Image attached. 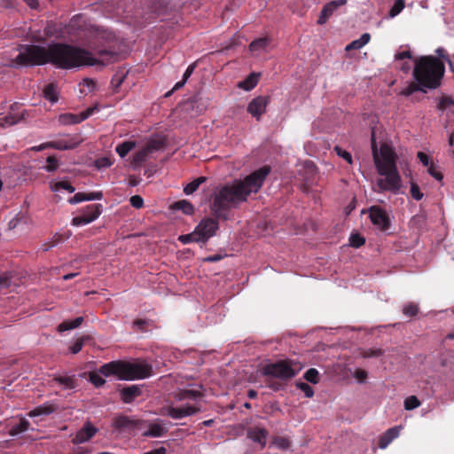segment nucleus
I'll use <instances>...</instances> for the list:
<instances>
[{
    "label": "nucleus",
    "instance_id": "obj_1",
    "mask_svg": "<svg viewBox=\"0 0 454 454\" xmlns=\"http://www.w3.org/2000/svg\"><path fill=\"white\" fill-rule=\"evenodd\" d=\"M18 51L19 54L9 63L12 67L41 66L46 63L66 69L82 66H106L115 57L106 52L101 53V57L108 56L109 59H97L89 51L61 43L48 47L22 44L18 47Z\"/></svg>",
    "mask_w": 454,
    "mask_h": 454
},
{
    "label": "nucleus",
    "instance_id": "obj_2",
    "mask_svg": "<svg viewBox=\"0 0 454 454\" xmlns=\"http://www.w3.org/2000/svg\"><path fill=\"white\" fill-rule=\"evenodd\" d=\"M270 172V168L263 166L244 180H235L221 186L214 195L212 210L217 216H222L230 208L246 201L249 194L258 192Z\"/></svg>",
    "mask_w": 454,
    "mask_h": 454
},
{
    "label": "nucleus",
    "instance_id": "obj_3",
    "mask_svg": "<svg viewBox=\"0 0 454 454\" xmlns=\"http://www.w3.org/2000/svg\"><path fill=\"white\" fill-rule=\"evenodd\" d=\"M372 150L377 171L382 176L377 181L379 192L388 191L396 193L402 184L396 167V153L387 144H382L378 151L373 131L372 133Z\"/></svg>",
    "mask_w": 454,
    "mask_h": 454
},
{
    "label": "nucleus",
    "instance_id": "obj_4",
    "mask_svg": "<svg viewBox=\"0 0 454 454\" xmlns=\"http://www.w3.org/2000/svg\"><path fill=\"white\" fill-rule=\"evenodd\" d=\"M444 73V64L436 57L422 56L414 61L413 77L422 91L438 88Z\"/></svg>",
    "mask_w": 454,
    "mask_h": 454
},
{
    "label": "nucleus",
    "instance_id": "obj_5",
    "mask_svg": "<svg viewBox=\"0 0 454 454\" xmlns=\"http://www.w3.org/2000/svg\"><path fill=\"white\" fill-rule=\"evenodd\" d=\"M104 376H115L119 380H134L149 378L153 374V366L145 361L129 363L113 361L100 367Z\"/></svg>",
    "mask_w": 454,
    "mask_h": 454
},
{
    "label": "nucleus",
    "instance_id": "obj_6",
    "mask_svg": "<svg viewBox=\"0 0 454 454\" xmlns=\"http://www.w3.org/2000/svg\"><path fill=\"white\" fill-rule=\"evenodd\" d=\"M172 395L176 402L187 401V403L181 406H175L172 403L166 404L161 408V415L168 416L174 419H181L192 416L201 411V403L199 402V399L202 397L200 391L180 389L174 392Z\"/></svg>",
    "mask_w": 454,
    "mask_h": 454
},
{
    "label": "nucleus",
    "instance_id": "obj_7",
    "mask_svg": "<svg viewBox=\"0 0 454 454\" xmlns=\"http://www.w3.org/2000/svg\"><path fill=\"white\" fill-rule=\"evenodd\" d=\"M302 369V365L293 360H280L276 363L265 364L262 368V374L280 380H288L294 377Z\"/></svg>",
    "mask_w": 454,
    "mask_h": 454
},
{
    "label": "nucleus",
    "instance_id": "obj_8",
    "mask_svg": "<svg viewBox=\"0 0 454 454\" xmlns=\"http://www.w3.org/2000/svg\"><path fill=\"white\" fill-rule=\"evenodd\" d=\"M219 228L218 222L213 218H204L196 226L195 231L200 242H206L215 235Z\"/></svg>",
    "mask_w": 454,
    "mask_h": 454
},
{
    "label": "nucleus",
    "instance_id": "obj_9",
    "mask_svg": "<svg viewBox=\"0 0 454 454\" xmlns=\"http://www.w3.org/2000/svg\"><path fill=\"white\" fill-rule=\"evenodd\" d=\"M24 118V111L21 110V106L14 103L11 106L10 112L6 114H0V128L5 129L17 124Z\"/></svg>",
    "mask_w": 454,
    "mask_h": 454
},
{
    "label": "nucleus",
    "instance_id": "obj_10",
    "mask_svg": "<svg viewBox=\"0 0 454 454\" xmlns=\"http://www.w3.org/2000/svg\"><path fill=\"white\" fill-rule=\"evenodd\" d=\"M369 217L374 226L380 231H386L390 225V220L387 212L378 206L369 208Z\"/></svg>",
    "mask_w": 454,
    "mask_h": 454
},
{
    "label": "nucleus",
    "instance_id": "obj_11",
    "mask_svg": "<svg viewBox=\"0 0 454 454\" xmlns=\"http://www.w3.org/2000/svg\"><path fill=\"white\" fill-rule=\"evenodd\" d=\"M81 141L75 137H67L63 139L56 141H51L39 145L36 150H43L45 148H53L56 150H71L76 148L80 145Z\"/></svg>",
    "mask_w": 454,
    "mask_h": 454
},
{
    "label": "nucleus",
    "instance_id": "obj_12",
    "mask_svg": "<svg viewBox=\"0 0 454 454\" xmlns=\"http://www.w3.org/2000/svg\"><path fill=\"white\" fill-rule=\"evenodd\" d=\"M95 111H98V107L96 106L88 108L86 111L82 112L80 114H74L69 113L62 114L59 115L58 120L61 125L77 124L89 118L93 114Z\"/></svg>",
    "mask_w": 454,
    "mask_h": 454
},
{
    "label": "nucleus",
    "instance_id": "obj_13",
    "mask_svg": "<svg viewBox=\"0 0 454 454\" xmlns=\"http://www.w3.org/2000/svg\"><path fill=\"white\" fill-rule=\"evenodd\" d=\"M97 432V427H95L90 422H86L76 433L74 438L73 439V442L74 444L84 443L90 441Z\"/></svg>",
    "mask_w": 454,
    "mask_h": 454
},
{
    "label": "nucleus",
    "instance_id": "obj_14",
    "mask_svg": "<svg viewBox=\"0 0 454 454\" xmlns=\"http://www.w3.org/2000/svg\"><path fill=\"white\" fill-rule=\"evenodd\" d=\"M268 105V98L263 96L254 98L247 106V112L259 120L260 116L265 112Z\"/></svg>",
    "mask_w": 454,
    "mask_h": 454
},
{
    "label": "nucleus",
    "instance_id": "obj_15",
    "mask_svg": "<svg viewBox=\"0 0 454 454\" xmlns=\"http://www.w3.org/2000/svg\"><path fill=\"white\" fill-rule=\"evenodd\" d=\"M347 0H335L326 4L320 13L317 23L320 25L325 24L329 17L336 11L339 7L345 5Z\"/></svg>",
    "mask_w": 454,
    "mask_h": 454
},
{
    "label": "nucleus",
    "instance_id": "obj_16",
    "mask_svg": "<svg viewBox=\"0 0 454 454\" xmlns=\"http://www.w3.org/2000/svg\"><path fill=\"white\" fill-rule=\"evenodd\" d=\"M101 207L100 204H91L90 210L93 212L92 215L90 218H86V216L81 214L73 218L72 224L74 226H82L95 221L101 214Z\"/></svg>",
    "mask_w": 454,
    "mask_h": 454
},
{
    "label": "nucleus",
    "instance_id": "obj_17",
    "mask_svg": "<svg viewBox=\"0 0 454 454\" xmlns=\"http://www.w3.org/2000/svg\"><path fill=\"white\" fill-rule=\"evenodd\" d=\"M247 436L253 442L259 443L262 448H264L268 437V431L265 428L253 427L247 431Z\"/></svg>",
    "mask_w": 454,
    "mask_h": 454
},
{
    "label": "nucleus",
    "instance_id": "obj_18",
    "mask_svg": "<svg viewBox=\"0 0 454 454\" xmlns=\"http://www.w3.org/2000/svg\"><path fill=\"white\" fill-rule=\"evenodd\" d=\"M400 427H394L387 429L379 439V447L380 449H386L388 444L395 438L399 436Z\"/></svg>",
    "mask_w": 454,
    "mask_h": 454
},
{
    "label": "nucleus",
    "instance_id": "obj_19",
    "mask_svg": "<svg viewBox=\"0 0 454 454\" xmlns=\"http://www.w3.org/2000/svg\"><path fill=\"white\" fill-rule=\"evenodd\" d=\"M102 198H103V194L101 192H90V193L77 192L74 197H72L68 200V202L70 204H77V203H80L82 201H87V200H99Z\"/></svg>",
    "mask_w": 454,
    "mask_h": 454
},
{
    "label": "nucleus",
    "instance_id": "obj_20",
    "mask_svg": "<svg viewBox=\"0 0 454 454\" xmlns=\"http://www.w3.org/2000/svg\"><path fill=\"white\" fill-rule=\"evenodd\" d=\"M140 394H141V391L138 387L130 386V387H124L121 391V400L125 403H130L131 402H133V400L136 397L140 395Z\"/></svg>",
    "mask_w": 454,
    "mask_h": 454
},
{
    "label": "nucleus",
    "instance_id": "obj_21",
    "mask_svg": "<svg viewBox=\"0 0 454 454\" xmlns=\"http://www.w3.org/2000/svg\"><path fill=\"white\" fill-rule=\"evenodd\" d=\"M166 432H167V429L163 425L158 424V423H153V424L149 425L148 430L145 431L143 434L145 436H149V437H160L163 434H165Z\"/></svg>",
    "mask_w": 454,
    "mask_h": 454
},
{
    "label": "nucleus",
    "instance_id": "obj_22",
    "mask_svg": "<svg viewBox=\"0 0 454 454\" xmlns=\"http://www.w3.org/2000/svg\"><path fill=\"white\" fill-rule=\"evenodd\" d=\"M370 35L368 33L363 34L360 38L354 40L350 43H348L345 50L347 51H352V50H359L362 47H364L365 44H367L370 41Z\"/></svg>",
    "mask_w": 454,
    "mask_h": 454
},
{
    "label": "nucleus",
    "instance_id": "obj_23",
    "mask_svg": "<svg viewBox=\"0 0 454 454\" xmlns=\"http://www.w3.org/2000/svg\"><path fill=\"white\" fill-rule=\"evenodd\" d=\"M83 320L84 319L82 317H78L74 320L63 321L61 324L59 325L58 331L62 333L65 331L75 329L82 324Z\"/></svg>",
    "mask_w": 454,
    "mask_h": 454
},
{
    "label": "nucleus",
    "instance_id": "obj_24",
    "mask_svg": "<svg viewBox=\"0 0 454 454\" xmlns=\"http://www.w3.org/2000/svg\"><path fill=\"white\" fill-rule=\"evenodd\" d=\"M55 409L51 404H42L40 406L35 407L34 410L28 412V416L30 418L41 416V415H50L51 414Z\"/></svg>",
    "mask_w": 454,
    "mask_h": 454
},
{
    "label": "nucleus",
    "instance_id": "obj_25",
    "mask_svg": "<svg viewBox=\"0 0 454 454\" xmlns=\"http://www.w3.org/2000/svg\"><path fill=\"white\" fill-rule=\"evenodd\" d=\"M30 427V423L25 418H20V423L16 426H13L10 431L9 434L12 436L18 435L21 433L27 431Z\"/></svg>",
    "mask_w": 454,
    "mask_h": 454
},
{
    "label": "nucleus",
    "instance_id": "obj_26",
    "mask_svg": "<svg viewBox=\"0 0 454 454\" xmlns=\"http://www.w3.org/2000/svg\"><path fill=\"white\" fill-rule=\"evenodd\" d=\"M43 95L46 99L51 103H56L59 99V91L54 83L48 84L43 90Z\"/></svg>",
    "mask_w": 454,
    "mask_h": 454
},
{
    "label": "nucleus",
    "instance_id": "obj_27",
    "mask_svg": "<svg viewBox=\"0 0 454 454\" xmlns=\"http://www.w3.org/2000/svg\"><path fill=\"white\" fill-rule=\"evenodd\" d=\"M135 147V141H124L116 146L115 151L121 158H124Z\"/></svg>",
    "mask_w": 454,
    "mask_h": 454
},
{
    "label": "nucleus",
    "instance_id": "obj_28",
    "mask_svg": "<svg viewBox=\"0 0 454 454\" xmlns=\"http://www.w3.org/2000/svg\"><path fill=\"white\" fill-rule=\"evenodd\" d=\"M257 82L258 75L253 73L246 80L240 82L239 87L245 90H250L256 86Z\"/></svg>",
    "mask_w": 454,
    "mask_h": 454
},
{
    "label": "nucleus",
    "instance_id": "obj_29",
    "mask_svg": "<svg viewBox=\"0 0 454 454\" xmlns=\"http://www.w3.org/2000/svg\"><path fill=\"white\" fill-rule=\"evenodd\" d=\"M206 182V177L204 176H200L196 179H194L193 181H192L191 183H189L184 188V192L187 195H190V194H192L194 192H196L198 190V188L200 187V185L203 183Z\"/></svg>",
    "mask_w": 454,
    "mask_h": 454
},
{
    "label": "nucleus",
    "instance_id": "obj_30",
    "mask_svg": "<svg viewBox=\"0 0 454 454\" xmlns=\"http://www.w3.org/2000/svg\"><path fill=\"white\" fill-rule=\"evenodd\" d=\"M51 189L54 192H60L61 190H66L69 193H73L75 191L74 187L66 181H59L51 184Z\"/></svg>",
    "mask_w": 454,
    "mask_h": 454
},
{
    "label": "nucleus",
    "instance_id": "obj_31",
    "mask_svg": "<svg viewBox=\"0 0 454 454\" xmlns=\"http://www.w3.org/2000/svg\"><path fill=\"white\" fill-rule=\"evenodd\" d=\"M271 444L279 450H287L291 446V441L286 436L274 437Z\"/></svg>",
    "mask_w": 454,
    "mask_h": 454
},
{
    "label": "nucleus",
    "instance_id": "obj_32",
    "mask_svg": "<svg viewBox=\"0 0 454 454\" xmlns=\"http://www.w3.org/2000/svg\"><path fill=\"white\" fill-rule=\"evenodd\" d=\"M270 43V40L267 37H262L253 41L249 45V50L251 51H259L265 49Z\"/></svg>",
    "mask_w": 454,
    "mask_h": 454
},
{
    "label": "nucleus",
    "instance_id": "obj_33",
    "mask_svg": "<svg viewBox=\"0 0 454 454\" xmlns=\"http://www.w3.org/2000/svg\"><path fill=\"white\" fill-rule=\"evenodd\" d=\"M149 150L147 148H144L137 152L134 156L131 161V164L136 168L139 167L147 158Z\"/></svg>",
    "mask_w": 454,
    "mask_h": 454
},
{
    "label": "nucleus",
    "instance_id": "obj_34",
    "mask_svg": "<svg viewBox=\"0 0 454 454\" xmlns=\"http://www.w3.org/2000/svg\"><path fill=\"white\" fill-rule=\"evenodd\" d=\"M57 382L64 386L66 389H72L75 387V380L74 376H60L55 379Z\"/></svg>",
    "mask_w": 454,
    "mask_h": 454
},
{
    "label": "nucleus",
    "instance_id": "obj_35",
    "mask_svg": "<svg viewBox=\"0 0 454 454\" xmlns=\"http://www.w3.org/2000/svg\"><path fill=\"white\" fill-rule=\"evenodd\" d=\"M174 207L182 210L186 215H192L194 211L193 206L184 200L176 202Z\"/></svg>",
    "mask_w": 454,
    "mask_h": 454
},
{
    "label": "nucleus",
    "instance_id": "obj_36",
    "mask_svg": "<svg viewBox=\"0 0 454 454\" xmlns=\"http://www.w3.org/2000/svg\"><path fill=\"white\" fill-rule=\"evenodd\" d=\"M101 375H104L100 372V369L98 372H90V381L97 387L103 386L106 383V380L103 379Z\"/></svg>",
    "mask_w": 454,
    "mask_h": 454
},
{
    "label": "nucleus",
    "instance_id": "obj_37",
    "mask_svg": "<svg viewBox=\"0 0 454 454\" xmlns=\"http://www.w3.org/2000/svg\"><path fill=\"white\" fill-rule=\"evenodd\" d=\"M420 406V401L415 395H410L404 400V409L411 411Z\"/></svg>",
    "mask_w": 454,
    "mask_h": 454
},
{
    "label": "nucleus",
    "instance_id": "obj_38",
    "mask_svg": "<svg viewBox=\"0 0 454 454\" xmlns=\"http://www.w3.org/2000/svg\"><path fill=\"white\" fill-rule=\"evenodd\" d=\"M304 379L310 383L317 384L319 381L318 371L314 368L309 369L304 374Z\"/></svg>",
    "mask_w": 454,
    "mask_h": 454
},
{
    "label": "nucleus",
    "instance_id": "obj_39",
    "mask_svg": "<svg viewBox=\"0 0 454 454\" xmlns=\"http://www.w3.org/2000/svg\"><path fill=\"white\" fill-rule=\"evenodd\" d=\"M403 8H404V1L403 0H395L394 3V5L391 7V9L389 11V16L391 18L395 17L403 11Z\"/></svg>",
    "mask_w": 454,
    "mask_h": 454
},
{
    "label": "nucleus",
    "instance_id": "obj_40",
    "mask_svg": "<svg viewBox=\"0 0 454 454\" xmlns=\"http://www.w3.org/2000/svg\"><path fill=\"white\" fill-rule=\"evenodd\" d=\"M178 240L184 245L191 242H200L195 230L192 233L180 235Z\"/></svg>",
    "mask_w": 454,
    "mask_h": 454
},
{
    "label": "nucleus",
    "instance_id": "obj_41",
    "mask_svg": "<svg viewBox=\"0 0 454 454\" xmlns=\"http://www.w3.org/2000/svg\"><path fill=\"white\" fill-rule=\"evenodd\" d=\"M418 311V305L413 302L407 303L403 308V313L407 317H413L417 315Z\"/></svg>",
    "mask_w": 454,
    "mask_h": 454
},
{
    "label": "nucleus",
    "instance_id": "obj_42",
    "mask_svg": "<svg viewBox=\"0 0 454 454\" xmlns=\"http://www.w3.org/2000/svg\"><path fill=\"white\" fill-rule=\"evenodd\" d=\"M47 165L43 168L48 172H53L59 168V160L54 156H49L46 159Z\"/></svg>",
    "mask_w": 454,
    "mask_h": 454
},
{
    "label": "nucleus",
    "instance_id": "obj_43",
    "mask_svg": "<svg viewBox=\"0 0 454 454\" xmlns=\"http://www.w3.org/2000/svg\"><path fill=\"white\" fill-rule=\"evenodd\" d=\"M364 242H365L364 238L357 233L351 234V236L349 238L350 246L356 247V248L360 247L362 245H364Z\"/></svg>",
    "mask_w": 454,
    "mask_h": 454
},
{
    "label": "nucleus",
    "instance_id": "obj_44",
    "mask_svg": "<svg viewBox=\"0 0 454 454\" xmlns=\"http://www.w3.org/2000/svg\"><path fill=\"white\" fill-rule=\"evenodd\" d=\"M427 168H428V169H427L428 173L434 179H436L438 181H441L442 179V177H443L442 174L438 169V168L434 164V162H432Z\"/></svg>",
    "mask_w": 454,
    "mask_h": 454
},
{
    "label": "nucleus",
    "instance_id": "obj_45",
    "mask_svg": "<svg viewBox=\"0 0 454 454\" xmlns=\"http://www.w3.org/2000/svg\"><path fill=\"white\" fill-rule=\"evenodd\" d=\"M297 387L299 389H301V391L304 392L305 395L307 397H312L313 395H314V390L313 388L308 385L307 383H304V382H299L296 384Z\"/></svg>",
    "mask_w": 454,
    "mask_h": 454
},
{
    "label": "nucleus",
    "instance_id": "obj_46",
    "mask_svg": "<svg viewBox=\"0 0 454 454\" xmlns=\"http://www.w3.org/2000/svg\"><path fill=\"white\" fill-rule=\"evenodd\" d=\"M411 194L416 200H420L424 194L420 192V189L417 184L412 183L411 185Z\"/></svg>",
    "mask_w": 454,
    "mask_h": 454
},
{
    "label": "nucleus",
    "instance_id": "obj_47",
    "mask_svg": "<svg viewBox=\"0 0 454 454\" xmlns=\"http://www.w3.org/2000/svg\"><path fill=\"white\" fill-rule=\"evenodd\" d=\"M129 423L130 420L129 419V418L125 416H121L115 419L114 425L116 427L121 428L129 427Z\"/></svg>",
    "mask_w": 454,
    "mask_h": 454
},
{
    "label": "nucleus",
    "instance_id": "obj_48",
    "mask_svg": "<svg viewBox=\"0 0 454 454\" xmlns=\"http://www.w3.org/2000/svg\"><path fill=\"white\" fill-rule=\"evenodd\" d=\"M84 340V337L76 340V341L70 347V352L72 354L79 353L83 347Z\"/></svg>",
    "mask_w": 454,
    "mask_h": 454
},
{
    "label": "nucleus",
    "instance_id": "obj_49",
    "mask_svg": "<svg viewBox=\"0 0 454 454\" xmlns=\"http://www.w3.org/2000/svg\"><path fill=\"white\" fill-rule=\"evenodd\" d=\"M130 205L135 208H141L144 206V200L139 195H134L129 200Z\"/></svg>",
    "mask_w": 454,
    "mask_h": 454
},
{
    "label": "nucleus",
    "instance_id": "obj_50",
    "mask_svg": "<svg viewBox=\"0 0 454 454\" xmlns=\"http://www.w3.org/2000/svg\"><path fill=\"white\" fill-rule=\"evenodd\" d=\"M334 151L339 156L346 160L348 163H352V156L348 152L342 150L340 146H335Z\"/></svg>",
    "mask_w": 454,
    "mask_h": 454
},
{
    "label": "nucleus",
    "instance_id": "obj_51",
    "mask_svg": "<svg viewBox=\"0 0 454 454\" xmlns=\"http://www.w3.org/2000/svg\"><path fill=\"white\" fill-rule=\"evenodd\" d=\"M353 376L357 380L358 382H364L367 378V372L363 369H356L354 372Z\"/></svg>",
    "mask_w": 454,
    "mask_h": 454
},
{
    "label": "nucleus",
    "instance_id": "obj_52",
    "mask_svg": "<svg viewBox=\"0 0 454 454\" xmlns=\"http://www.w3.org/2000/svg\"><path fill=\"white\" fill-rule=\"evenodd\" d=\"M11 284V277L8 273L0 275V288L8 287Z\"/></svg>",
    "mask_w": 454,
    "mask_h": 454
},
{
    "label": "nucleus",
    "instance_id": "obj_53",
    "mask_svg": "<svg viewBox=\"0 0 454 454\" xmlns=\"http://www.w3.org/2000/svg\"><path fill=\"white\" fill-rule=\"evenodd\" d=\"M382 354H383V351L380 348H377V349L370 348L364 352V357L380 356Z\"/></svg>",
    "mask_w": 454,
    "mask_h": 454
},
{
    "label": "nucleus",
    "instance_id": "obj_54",
    "mask_svg": "<svg viewBox=\"0 0 454 454\" xmlns=\"http://www.w3.org/2000/svg\"><path fill=\"white\" fill-rule=\"evenodd\" d=\"M418 158L419 160H420V162L426 166V167H428L432 161L430 160L429 157L427 154H426L425 153L423 152H419L418 153Z\"/></svg>",
    "mask_w": 454,
    "mask_h": 454
},
{
    "label": "nucleus",
    "instance_id": "obj_55",
    "mask_svg": "<svg viewBox=\"0 0 454 454\" xmlns=\"http://www.w3.org/2000/svg\"><path fill=\"white\" fill-rule=\"evenodd\" d=\"M112 165V161L109 158H101L97 160L98 168H107Z\"/></svg>",
    "mask_w": 454,
    "mask_h": 454
},
{
    "label": "nucleus",
    "instance_id": "obj_56",
    "mask_svg": "<svg viewBox=\"0 0 454 454\" xmlns=\"http://www.w3.org/2000/svg\"><path fill=\"white\" fill-rule=\"evenodd\" d=\"M454 105V101L449 98H443L440 100L439 107L440 109H445L449 106Z\"/></svg>",
    "mask_w": 454,
    "mask_h": 454
},
{
    "label": "nucleus",
    "instance_id": "obj_57",
    "mask_svg": "<svg viewBox=\"0 0 454 454\" xmlns=\"http://www.w3.org/2000/svg\"><path fill=\"white\" fill-rule=\"evenodd\" d=\"M411 51H403L402 52H398L395 55V59L396 60H401V59H411Z\"/></svg>",
    "mask_w": 454,
    "mask_h": 454
},
{
    "label": "nucleus",
    "instance_id": "obj_58",
    "mask_svg": "<svg viewBox=\"0 0 454 454\" xmlns=\"http://www.w3.org/2000/svg\"><path fill=\"white\" fill-rule=\"evenodd\" d=\"M417 90H419L415 85H410L408 86L407 88H405L402 92L401 94L403 95V96H410L411 95L414 91H416Z\"/></svg>",
    "mask_w": 454,
    "mask_h": 454
},
{
    "label": "nucleus",
    "instance_id": "obj_59",
    "mask_svg": "<svg viewBox=\"0 0 454 454\" xmlns=\"http://www.w3.org/2000/svg\"><path fill=\"white\" fill-rule=\"evenodd\" d=\"M194 68H195V64H194V63H193V64H192V65H190V66L186 68V70H185V72H184V75H183V78H184V80H186V81H187V80H188V78H189V77L192 75V74L193 73Z\"/></svg>",
    "mask_w": 454,
    "mask_h": 454
},
{
    "label": "nucleus",
    "instance_id": "obj_60",
    "mask_svg": "<svg viewBox=\"0 0 454 454\" xmlns=\"http://www.w3.org/2000/svg\"><path fill=\"white\" fill-rule=\"evenodd\" d=\"M167 450L164 447H160L158 449L148 451L145 454H166Z\"/></svg>",
    "mask_w": 454,
    "mask_h": 454
},
{
    "label": "nucleus",
    "instance_id": "obj_61",
    "mask_svg": "<svg viewBox=\"0 0 454 454\" xmlns=\"http://www.w3.org/2000/svg\"><path fill=\"white\" fill-rule=\"evenodd\" d=\"M91 205L87 206L84 209L82 210V214L86 216V218H90L92 215V210H90Z\"/></svg>",
    "mask_w": 454,
    "mask_h": 454
},
{
    "label": "nucleus",
    "instance_id": "obj_62",
    "mask_svg": "<svg viewBox=\"0 0 454 454\" xmlns=\"http://www.w3.org/2000/svg\"><path fill=\"white\" fill-rule=\"evenodd\" d=\"M222 258H223L222 255H219V254L211 255V256L205 258V262H218Z\"/></svg>",
    "mask_w": 454,
    "mask_h": 454
},
{
    "label": "nucleus",
    "instance_id": "obj_63",
    "mask_svg": "<svg viewBox=\"0 0 454 454\" xmlns=\"http://www.w3.org/2000/svg\"><path fill=\"white\" fill-rule=\"evenodd\" d=\"M31 8H37L39 4L37 0H24Z\"/></svg>",
    "mask_w": 454,
    "mask_h": 454
},
{
    "label": "nucleus",
    "instance_id": "obj_64",
    "mask_svg": "<svg viewBox=\"0 0 454 454\" xmlns=\"http://www.w3.org/2000/svg\"><path fill=\"white\" fill-rule=\"evenodd\" d=\"M187 82V81H186V80H184V79L183 78V80H182V81L177 82L175 84V86H174L173 90H176L181 89V88L185 84V82Z\"/></svg>",
    "mask_w": 454,
    "mask_h": 454
}]
</instances>
